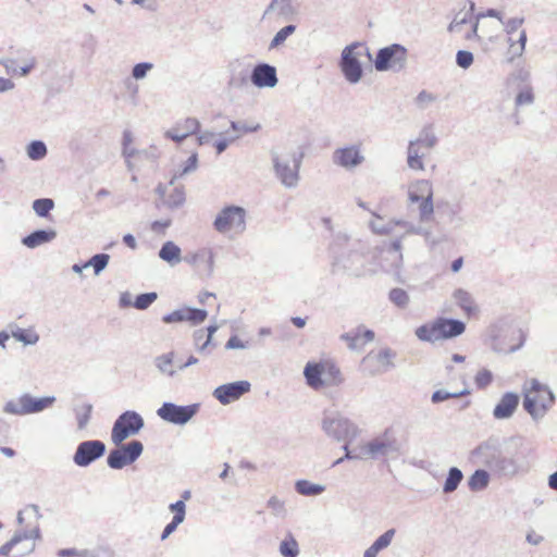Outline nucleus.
Listing matches in <instances>:
<instances>
[{
    "label": "nucleus",
    "mask_w": 557,
    "mask_h": 557,
    "mask_svg": "<svg viewBox=\"0 0 557 557\" xmlns=\"http://www.w3.org/2000/svg\"><path fill=\"white\" fill-rule=\"evenodd\" d=\"M528 41V36L525 29H521L518 34V38L515 39L513 36L507 37V45H508V54L509 60L513 61L517 58L522 57L525 50V45Z\"/></svg>",
    "instance_id": "obj_33"
},
{
    "label": "nucleus",
    "mask_w": 557,
    "mask_h": 557,
    "mask_svg": "<svg viewBox=\"0 0 557 557\" xmlns=\"http://www.w3.org/2000/svg\"><path fill=\"white\" fill-rule=\"evenodd\" d=\"M106 453V444L99 440L84 441L77 445L73 462L82 468L90 466Z\"/></svg>",
    "instance_id": "obj_20"
},
{
    "label": "nucleus",
    "mask_w": 557,
    "mask_h": 557,
    "mask_svg": "<svg viewBox=\"0 0 557 557\" xmlns=\"http://www.w3.org/2000/svg\"><path fill=\"white\" fill-rule=\"evenodd\" d=\"M462 479H463L462 471L457 467H451L448 470V474L444 482L443 492L445 494H450V493L455 492L458 488L459 484L461 483Z\"/></svg>",
    "instance_id": "obj_43"
},
{
    "label": "nucleus",
    "mask_w": 557,
    "mask_h": 557,
    "mask_svg": "<svg viewBox=\"0 0 557 557\" xmlns=\"http://www.w3.org/2000/svg\"><path fill=\"white\" fill-rule=\"evenodd\" d=\"M198 169V154L193 153L186 161L178 164L174 170L170 180V185H174L176 180L183 178Z\"/></svg>",
    "instance_id": "obj_36"
},
{
    "label": "nucleus",
    "mask_w": 557,
    "mask_h": 557,
    "mask_svg": "<svg viewBox=\"0 0 557 557\" xmlns=\"http://www.w3.org/2000/svg\"><path fill=\"white\" fill-rule=\"evenodd\" d=\"M321 428L326 436L336 442H344L349 448L354 441L360 435L359 426L338 411L324 412Z\"/></svg>",
    "instance_id": "obj_7"
},
{
    "label": "nucleus",
    "mask_w": 557,
    "mask_h": 557,
    "mask_svg": "<svg viewBox=\"0 0 557 557\" xmlns=\"http://www.w3.org/2000/svg\"><path fill=\"white\" fill-rule=\"evenodd\" d=\"M304 376L307 385L314 391L338 386L344 381L339 368L331 361L308 362L304 369Z\"/></svg>",
    "instance_id": "obj_8"
},
{
    "label": "nucleus",
    "mask_w": 557,
    "mask_h": 557,
    "mask_svg": "<svg viewBox=\"0 0 557 557\" xmlns=\"http://www.w3.org/2000/svg\"><path fill=\"white\" fill-rule=\"evenodd\" d=\"M200 126V123L195 117H186L177 122L173 127L165 132V137L174 141H182L189 135L194 134Z\"/></svg>",
    "instance_id": "obj_28"
},
{
    "label": "nucleus",
    "mask_w": 557,
    "mask_h": 557,
    "mask_svg": "<svg viewBox=\"0 0 557 557\" xmlns=\"http://www.w3.org/2000/svg\"><path fill=\"white\" fill-rule=\"evenodd\" d=\"M348 348L354 351H361L366 344L374 339V332L360 325L355 330L341 335Z\"/></svg>",
    "instance_id": "obj_27"
},
{
    "label": "nucleus",
    "mask_w": 557,
    "mask_h": 557,
    "mask_svg": "<svg viewBox=\"0 0 557 557\" xmlns=\"http://www.w3.org/2000/svg\"><path fill=\"white\" fill-rule=\"evenodd\" d=\"M153 67L154 65L151 62L137 63L132 69V76L136 81L144 79Z\"/></svg>",
    "instance_id": "obj_58"
},
{
    "label": "nucleus",
    "mask_w": 557,
    "mask_h": 557,
    "mask_svg": "<svg viewBox=\"0 0 557 557\" xmlns=\"http://www.w3.org/2000/svg\"><path fill=\"white\" fill-rule=\"evenodd\" d=\"M173 361H174V352L169 351L166 354L157 356L153 360V363L160 373L168 375L169 377H173L176 375V372H177L173 368Z\"/></svg>",
    "instance_id": "obj_39"
},
{
    "label": "nucleus",
    "mask_w": 557,
    "mask_h": 557,
    "mask_svg": "<svg viewBox=\"0 0 557 557\" xmlns=\"http://www.w3.org/2000/svg\"><path fill=\"white\" fill-rule=\"evenodd\" d=\"M32 207L38 216L45 218L54 208V201L50 198H40L34 200Z\"/></svg>",
    "instance_id": "obj_51"
},
{
    "label": "nucleus",
    "mask_w": 557,
    "mask_h": 557,
    "mask_svg": "<svg viewBox=\"0 0 557 557\" xmlns=\"http://www.w3.org/2000/svg\"><path fill=\"white\" fill-rule=\"evenodd\" d=\"M250 79L258 88H273L278 82L276 69L267 63L256 65L251 72Z\"/></svg>",
    "instance_id": "obj_25"
},
{
    "label": "nucleus",
    "mask_w": 557,
    "mask_h": 557,
    "mask_svg": "<svg viewBox=\"0 0 557 557\" xmlns=\"http://www.w3.org/2000/svg\"><path fill=\"white\" fill-rule=\"evenodd\" d=\"M408 206H417L420 223H429L433 219V185L429 180H416L407 188Z\"/></svg>",
    "instance_id": "obj_11"
},
{
    "label": "nucleus",
    "mask_w": 557,
    "mask_h": 557,
    "mask_svg": "<svg viewBox=\"0 0 557 557\" xmlns=\"http://www.w3.org/2000/svg\"><path fill=\"white\" fill-rule=\"evenodd\" d=\"M54 401V396L34 397L32 394L25 393L7 401L3 412L13 416H28L50 408Z\"/></svg>",
    "instance_id": "obj_14"
},
{
    "label": "nucleus",
    "mask_w": 557,
    "mask_h": 557,
    "mask_svg": "<svg viewBox=\"0 0 557 557\" xmlns=\"http://www.w3.org/2000/svg\"><path fill=\"white\" fill-rule=\"evenodd\" d=\"M473 10H474V3L470 2V8L468 10H461L458 12L454 20L450 22L448 26V30L451 33H460L462 30V26L471 23V25L474 23L473 21Z\"/></svg>",
    "instance_id": "obj_38"
},
{
    "label": "nucleus",
    "mask_w": 557,
    "mask_h": 557,
    "mask_svg": "<svg viewBox=\"0 0 557 557\" xmlns=\"http://www.w3.org/2000/svg\"><path fill=\"white\" fill-rule=\"evenodd\" d=\"M260 128V125L249 123L247 121H231L230 123V131L234 135V137L238 140L244 135L248 133L257 132Z\"/></svg>",
    "instance_id": "obj_44"
},
{
    "label": "nucleus",
    "mask_w": 557,
    "mask_h": 557,
    "mask_svg": "<svg viewBox=\"0 0 557 557\" xmlns=\"http://www.w3.org/2000/svg\"><path fill=\"white\" fill-rule=\"evenodd\" d=\"M109 261L110 256L108 253H97L85 262L84 267H91L95 275H99L108 267Z\"/></svg>",
    "instance_id": "obj_47"
},
{
    "label": "nucleus",
    "mask_w": 557,
    "mask_h": 557,
    "mask_svg": "<svg viewBox=\"0 0 557 557\" xmlns=\"http://www.w3.org/2000/svg\"><path fill=\"white\" fill-rule=\"evenodd\" d=\"M280 552L284 557H296L298 555V544L294 539L283 541L280 545Z\"/></svg>",
    "instance_id": "obj_63"
},
{
    "label": "nucleus",
    "mask_w": 557,
    "mask_h": 557,
    "mask_svg": "<svg viewBox=\"0 0 557 557\" xmlns=\"http://www.w3.org/2000/svg\"><path fill=\"white\" fill-rule=\"evenodd\" d=\"M374 216L373 220L369 222V226L371 231L377 235H396V238L391 244V253L394 256L398 262L401 261V240L408 235H424L426 234L424 227L421 225H414L413 223L407 220H389L384 221L383 218L374 212H372Z\"/></svg>",
    "instance_id": "obj_5"
},
{
    "label": "nucleus",
    "mask_w": 557,
    "mask_h": 557,
    "mask_svg": "<svg viewBox=\"0 0 557 557\" xmlns=\"http://www.w3.org/2000/svg\"><path fill=\"white\" fill-rule=\"evenodd\" d=\"M482 17H494V18H497L500 23H503V21H504V16H503L502 12H499L498 10H495V9H488L485 13H480L475 17L470 32L465 35L466 39H471V38L478 36L479 20Z\"/></svg>",
    "instance_id": "obj_49"
},
{
    "label": "nucleus",
    "mask_w": 557,
    "mask_h": 557,
    "mask_svg": "<svg viewBox=\"0 0 557 557\" xmlns=\"http://www.w3.org/2000/svg\"><path fill=\"white\" fill-rule=\"evenodd\" d=\"M91 410V405H84L76 409L77 428L79 430H84L87 426L90 419Z\"/></svg>",
    "instance_id": "obj_57"
},
{
    "label": "nucleus",
    "mask_w": 557,
    "mask_h": 557,
    "mask_svg": "<svg viewBox=\"0 0 557 557\" xmlns=\"http://www.w3.org/2000/svg\"><path fill=\"white\" fill-rule=\"evenodd\" d=\"M297 13L295 0H272L262 14V20L278 17L285 21L292 20Z\"/></svg>",
    "instance_id": "obj_26"
},
{
    "label": "nucleus",
    "mask_w": 557,
    "mask_h": 557,
    "mask_svg": "<svg viewBox=\"0 0 557 557\" xmlns=\"http://www.w3.org/2000/svg\"><path fill=\"white\" fill-rule=\"evenodd\" d=\"M428 152L417 148V144H410L407 148V164L411 170L414 171H423L424 170V163H423V157Z\"/></svg>",
    "instance_id": "obj_40"
},
{
    "label": "nucleus",
    "mask_w": 557,
    "mask_h": 557,
    "mask_svg": "<svg viewBox=\"0 0 557 557\" xmlns=\"http://www.w3.org/2000/svg\"><path fill=\"white\" fill-rule=\"evenodd\" d=\"M41 518L37 505H28L17 513V522L21 525L12 539L0 547V556H8L14 546L21 542H26L23 549L15 555L21 557L35 550L36 540L41 537L39 520Z\"/></svg>",
    "instance_id": "obj_2"
},
{
    "label": "nucleus",
    "mask_w": 557,
    "mask_h": 557,
    "mask_svg": "<svg viewBox=\"0 0 557 557\" xmlns=\"http://www.w3.org/2000/svg\"><path fill=\"white\" fill-rule=\"evenodd\" d=\"M185 201V194L182 187H175L173 193L169 195L165 203L171 208H177Z\"/></svg>",
    "instance_id": "obj_62"
},
{
    "label": "nucleus",
    "mask_w": 557,
    "mask_h": 557,
    "mask_svg": "<svg viewBox=\"0 0 557 557\" xmlns=\"http://www.w3.org/2000/svg\"><path fill=\"white\" fill-rule=\"evenodd\" d=\"M267 506L271 510L272 515L277 518H285L287 516L285 502L280 499L277 496H271Z\"/></svg>",
    "instance_id": "obj_54"
},
{
    "label": "nucleus",
    "mask_w": 557,
    "mask_h": 557,
    "mask_svg": "<svg viewBox=\"0 0 557 557\" xmlns=\"http://www.w3.org/2000/svg\"><path fill=\"white\" fill-rule=\"evenodd\" d=\"M251 384L248 381H236L218 386L213 391V396L222 405H228L238 400L243 395L250 391Z\"/></svg>",
    "instance_id": "obj_22"
},
{
    "label": "nucleus",
    "mask_w": 557,
    "mask_h": 557,
    "mask_svg": "<svg viewBox=\"0 0 557 557\" xmlns=\"http://www.w3.org/2000/svg\"><path fill=\"white\" fill-rule=\"evenodd\" d=\"M183 260L194 267L200 275L211 276L213 273L214 257L210 250L203 249L189 253Z\"/></svg>",
    "instance_id": "obj_24"
},
{
    "label": "nucleus",
    "mask_w": 557,
    "mask_h": 557,
    "mask_svg": "<svg viewBox=\"0 0 557 557\" xmlns=\"http://www.w3.org/2000/svg\"><path fill=\"white\" fill-rule=\"evenodd\" d=\"M410 144H417V148L428 152L435 147L437 137L431 126H425L419 133V136L409 141Z\"/></svg>",
    "instance_id": "obj_37"
},
{
    "label": "nucleus",
    "mask_w": 557,
    "mask_h": 557,
    "mask_svg": "<svg viewBox=\"0 0 557 557\" xmlns=\"http://www.w3.org/2000/svg\"><path fill=\"white\" fill-rule=\"evenodd\" d=\"M12 336L24 345H35L39 341V335L33 329L15 327L12 330Z\"/></svg>",
    "instance_id": "obj_45"
},
{
    "label": "nucleus",
    "mask_w": 557,
    "mask_h": 557,
    "mask_svg": "<svg viewBox=\"0 0 557 557\" xmlns=\"http://www.w3.org/2000/svg\"><path fill=\"white\" fill-rule=\"evenodd\" d=\"M523 409L539 421L554 407L556 396L550 387L537 379H529L522 385Z\"/></svg>",
    "instance_id": "obj_4"
},
{
    "label": "nucleus",
    "mask_w": 557,
    "mask_h": 557,
    "mask_svg": "<svg viewBox=\"0 0 557 557\" xmlns=\"http://www.w3.org/2000/svg\"><path fill=\"white\" fill-rule=\"evenodd\" d=\"M396 356V351L389 347L370 351L361 361L362 370L371 376L383 374L395 368Z\"/></svg>",
    "instance_id": "obj_16"
},
{
    "label": "nucleus",
    "mask_w": 557,
    "mask_h": 557,
    "mask_svg": "<svg viewBox=\"0 0 557 557\" xmlns=\"http://www.w3.org/2000/svg\"><path fill=\"white\" fill-rule=\"evenodd\" d=\"M159 258L171 267H174L183 260L182 250L174 242L169 240L165 242L159 250Z\"/></svg>",
    "instance_id": "obj_34"
},
{
    "label": "nucleus",
    "mask_w": 557,
    "mask_h": 557,
    "mask_svg": "<svg viewBox=\"0 0 557 557\" xmlns=\"http://www.w3.org/2000/svg\"><path fill=\"white\" fill-rule=\"evenodd\" d=\"M302 156L294 149L274 151L272 162L275 176L286 188H294L299 181V168Z\"/></svg>",
    "instance_id": "obj_9"
},
{
    "label": "nucleus",
    "mask_w": 557,
    "mask_h": 557,
    "mask_svg": "<svg viewBox=\"0 0 557 557\" xmlns=\"http://www.w3.org/2000/svg\"><path fill=\"white\" fill-rule=\"evenodd\" d=\"M473 53L468 50H459L456 54V63L459 67L467 70L473 63Z\"/></svg>",
    "instance_id": "obj_64"
},
{
    "label": "nucleus",
    "mask_w": 557,
    "mask_h": 557,
    "mask_svg": "<svg viewBox=\"0 0 557 557\" xmlns=\"http://www.w3.org/2000/svg\"><path fill=\"white\" fill-rule=\"evenodd\" d=\"M57 237V232L52 228L37 230L22 239V244L27 248L35 249L41 245L52 242Z\"/></svg>",
    "instance_id": "obj_32"
},
{
    "label": "nucleus",
    "mask_w": 557,
    "mask_h": 557,
    "mask_svg": "<svg viewBox=\"0 0 557 557\" xmlns=\"http://www.w3.org/2000/svg\"><path fill=\"white\" fill-rule=\"evenodd\" d=\"M144 418L134 410H126L114 421L111 430V441L121 445L125 440L134 436L144 428Z\"/></svg>",
    "instance_id": "obj_15"
},
{
    "label": "nucleus",
    "mask_w": 557,
    "mask_h": 557,
    "mask_svg": "<svg viewBox=\"0 0 557 557\" xmlns=\"http://www.w3.org/2000/svg\"><path fill=\"white\" fill-rule=\"evenodd\" d=\"M218 137L219 138L214 143L218 154L225 151L230 145L237 140L230 129L218 134Z\"/></svg>",
    "instance_id": "obj_55"
},
{
    "label": "nucleus",
    "mask_w": 557,
    "mask_h": 557,
    "mask_svg": "<svg viewBox=\"0 0 557 557\" xmlns=\"http://www.w3.org/2000/svg\"><path fill=\"white\" fill-rule=\"evenodd\" d=\"M366 158L359 145H349L338 148L333 153L334 164L345 170H354L364 162Z\"/></svg>",
    "instance_id": "obj_21"
},
{
    "label": "nucleus",
    "mask_w": 557,
    "mask_h": 557,
    "mask_svg": "<svg viewBox=\"0 0 557 557\" xmlns=\"http://www.w3.org/2000/svg\"><path fill=\"white\" fill-rule=\"evenodd\" d=\"M407 60V49L398 44H393L377 51L374 67L379 72L400 71Z\"/></svg>",
    "instance_id": "obj_17"
},
{
    "label": "nucleus",
    "mask_w": 557,
    "mask_h": 557,
    "mask_svg": "<svg viewBox=\"0 0 557 557\" xmlns=\"http://www.w3.org/2000/svg\"><path fill=\"white\" fill-rule=\"evenodd\" d=\"M343 449L345 451L344 457L337 459L334 466L339 465L345 459L366 460L396 457L400 453V444L392 432L385 431L373 440L358 444L351 448L346 444L343 446Z\"/></svg>",
    "instance_id": "obj_3"
},
{
    "label": "nucleus",
    "mask_w": 557,
    "mask_h": 557,
    "mask_svg": "<svg viewBox=\"0 0 557 557\" xmlns=\"http://www.w3.org/2000/svg\"><path fill=\"white\" fill-rule=\"evenodd\" d=\"M295 30H296L295 25H287V26H284L283 28H281L274 35L273 39L270 42L269 48L275 49V48L282 46L286 41V39L295 33Z\"/></svg>",
    "instance_id": "obj_52"
},
{
    "label": "nucleus",
    "mask_w": 557,
    "mask_h": 557,
    "mask_svg": "<svg viewBox=\"0 0 557 557\" xmlns=\"http://www.w3.org/2000/svg\"><path fill=\"white\" fill-rule=\"evenodd\" d=\"M158 298L157 293H145L140 294L135 298L133 306L138 310H146L149 308Z\"/></svg>",
    "instance_id": "obj_56"
},
{
    "label": "nucleus",
    "mask_w": 557,
    "mask_h": 557,
    "mask_svg": "<svg viewBox=\"0 0 557 557\" xmlns=\"http://www.w3.org/2000/svg\"><path fill=\"white\" fill-rule=\"evenodd\" d=\"M451 298L465 314L472 315L478 312V306L470 292L463 288H456L451 294Z\"/></svg>",
    "instance_id": "obj_31"
},
{
    "label": "nucleus",
    "mask_w": 557,
    "mask_h": 557,
    "mask_svg": "<svg viewBox=\"0 0 557 557\" xmlns=\"http://www.w3.org/2000/svg\"><path fill=\"white\" fill-rule=\"evenodd\" d=\"M493 381V373L487 369H481L474 376V383L478 388L487 387Z\"/></svg>",
    "instance_id": "obj_60"
},
{
    "label": "nucleus",
    "mask_w": 557,
    "mask_h": 557,
    "mask_svg": "<svg viewBox=\"0 0 557 557\" xmlns=\"http://www.w3.org/2000/svg\"><path fill=\"white\" fill-rule=\"evenodd\" d=\"M436 324L441 339L457 337L466 331V324L456 319L438 318Z\"/></svg>",
    "instance_id": "obj_30"
},
{
    "label": "nucleus",
    "mask_w": 557,
    "mask_h": 557,
    "mask_svg": "<svg viewBox=\"0 0 557 557\" xmlns=\"http://www.w3.org/2000/svg\"><path fill=\"white\" fill-rule=\"evenodd\" d=\"M212 226L221 235L237 237L247 230V210L236 205L224 206L215 214Z\"/></svg>",
    "instance_id": "obj_6"
},
{
    "label": "nucleus",
    "mask_w": 557,
    "mask_h": 557,
    "mask_svg": "<svg viewBox=\"0 0 557 557\" xmlns=\"http://www.w3.org/2000/svg\"><path fill=\"white\" fill-rule=\"evenodd\" d=\"M388 299L399 309H407L410 304L409 294L399 287H395L389 290Z\"/></svg>",
    "instance_id": "obj_46"
},
{
    "label": "nucleus",
    "mask_w": 557,
    "mask_h": 557,
    "mask_svg": "<svg viewBox=\"0 0 557 557\" xmlns=\"http://www.w3.org/2000/svg\"><path fill=\"white\" fill-rule=\"evenodd\" d=\"M516 106H530L534 102L533 90L530 86L523 87L516 96Z\"/></svg>",
    "instance_id": "obj_59"
},
{
    "label": "nucleus",
    "mask_w": 557,
    "mask_h": 557,
    "mask_svg": "<svg viewBox=\"0 0 557 557\" xmlns=\"http://www.w3.org/2000/svg\"><path fill=\"white\" fill-rule=\"evenodd\" d=\"M395 534H396V530L389 529V530L385 531L382 535H380L372 544L375 545L379 548V550L381 552L391 545V543L394 540Z\"/></svg>",
    "instance_id": "obj_61"
},
{
    "label": "nucleus",
    "mask_w": 557,
    "mask_h": 557,
    "mask_svg": "<svg viewBox=\"0 0 557 557\" xmlns=\"http://www.w3.org/2000/svg\"><path fill=\"white\" fill-rule=\"evenodd\" d=\"M469 460L497 476H512L517 472L516 461L504 453L496 438L480 443L470 451Z\"/></svg>",
    "instance_id": "obj_1"
},
{
    "label": "nucleus",
    "mask_w": 557,
    "mask_h": 557,
    "mask_svg": "<svg viewBox=\"0 0 557 557\" xmlns=\"http://www.w3.org/2000/svg\"><path fill=\"white\" fill-rule=\"evenodd\" d=\"M144 445L139 441H132L112 449L107 458V463L111 469L121 470L126 466L134 463L143 454Z\"/></svg>",
    "instance_id": "obj_18"
},
{
    "label": "nucleus",
    "mask_w": 557,
    "mask_h": 557,
    "mask_svg": "<svg viewBox=\"0 0 557 557\" xmlns=\"http://www.w3.org/2000/svg\"><path fill=\"white\" fill-rule=\"evenodd\" d=\"M492 473L486 469H476L468 479V487L472 492H481L485 490L491 482Z\"/></svg>",
    "instance_id": "obj_35"
},
{
    "label": "nucleus",
    "mask_w": 557,
    "mask_h": 557,
    "mask_svg": "<svg viewBox=\"0 0 557 557\" xmlns=\"http://www.w3.org/2000/svg\"><path fill=\"white\" fill-rule=\"evenodd\" d=\"M519 405V396L516 393H505L493 410L496 419H508L516 411Z\"/></svg>",
    "instance_id": "obj_29"
},
{
    "label": "nucleus",
    "mask_w": 557,
    "mask_h": 557,
    "mask_svg": "<svg viewBox=\"0 0 557 557\" xmlns=\"http://www.w3.org/2000/svg\"><path fill=\"white\" fill-rule=\"evenodd\" d=\"M414 334L422 342L434 343L441 341L436 320L432 323L420 325L416 329Z\"/></svg>",
    "instance_id": "obj_41"
},
{
    "label": "nucleus",
    "mask_w": 557,
    "mask_h": 557,
    "mask_svg": "<svg viewBox=\"0 0 557 557\" xmlns=\"http://www.w3.org/2000/svg\"><path fill=\"white\" fill-rule=\"evenodd\" d=\"M359 243L351 242L347 236L339 235L332 245L337 265L354 275H359L363 270L364 256L358 251Z\"/></svg>",
    "instance_id": "obj_12"
},
{
    "label": "nucleus",
    "mask_w": 557,
    "mask_h": 557,
    "mask_svg": "<svg viewBox=\"0 0 557 557\" xmlns=\"http://www.w3.org/2000/svg\"><path fill=\"white\" fill-rule=\"evenodd\" d=\"M199 404L180 406L174 403H163L157 410L158 417L169 423L184 425L199 411Z\"/></svg>",
    "instance_id": "obj_19"
},
{
    "label": "nucleus",
    "mask_w": 557,
    "mask_h": 557,
    "mask_svg": "<svg viewBox=\"0 0 557 557\" xmlns=\"http://www.w3.org/2000/svg\"><path fill=\"white\" fill-rule=\"evenodd\" d=\"M325 485L312 483L308 480H298L295 483V491L302 496H318L324 493Z\"/></svg>",
    "instance_id": "obj_42"
},
{
    "label": "nucleus",
    "mask_w": 557,
    "mask_h": 557,
    "mask_svg": "<svg viewBox=\"0 0 557 557\" xmlns=\"http://www.w3.org/2000/svg\"><path fill=\"white\" fill-rule=\"evenodd\" d=\"M362 58L371 59L364 44L352 42L342 50L338 66L345 79L351 85L358 84L363 76Z\"/></svg>",
    "instance_id": "obj_10"
},
{
    "label": "nucleus",
    "mask_w": 557,
    "mask_h": 557,
    "mask_svg": "<svg viewBox=\"0 0 557 557\" xmlns=\"http://www.w3.org/2000/svg\"><path fill=\"white\" fill-rule=\"evenodd\" d=\"M524 335L520 330L505 329L492 325L487 330V341L491 349L497 354H511L524 344Z\"/></svg>",
    "instance_id": "obj_13"
},
{
    "label": "nucleus",
    "mask_w": 557,
    "mask_h": 557,
    "mask_svg": "<svg viewBox=\"0 0 557 557\" xmlns=\"http://www.w3.org/2000/svg\"><path fill=\"white\" fill-rule=\"evenodd\" d=\"M47 146L41 140H33L26 148V154L30 160L38 161L47 156Z\"/></svg>",
    "instance_id": "obj_48"
},
{
    "label": "nucleus",
    "mask_w": 557,
    "mask_h": 557,
    "mask_svg": "<svg viewBox=\"0 0 557 557\" xmlns=\"http://www.w3.org/2000/svg\"><path fill=\"white\" fill-rule=\"evenodd\" d=\"M208 317V312L203 309L191 307H183L163 315L164 323L189 322L193 325L202 323Z\"/></svg>",
    "instance_id": "obj_23"
},
{
    "label": "nucleus",
    "mask_w": 557,
    "mask_h": 557,
    "mask_svg": "<svg viewBox=\"0 0 557 557\" xmlns=\"http://www.w3.org/2000/svg\"><path fill=\"white\" fill-rule=\"evenodd\" d=\"M524 23L523 16H513L507 20H504L502 25L503 29L507 36H513L516 33H519Z\"/></svg>",
    "instance_id": "obj_53"
},
{
    "label": "nucleus",
    "mask_w": 557,
    "mask_h": 557,
    "mask_svg": "<svg viewBox=\"0 0 557 557\" xmlns=\"http://www.w3.org/2000/svg\"><path fill=\"white\" fill-rule=\"evenodd\" d=\"M469 394H470V391L467 388H463L459 392H451V393L447 392L445 389H438L432 394L431 400L434 404H438V403H442V401L450 399V398H459L461 396H466Z\"/></svg>",
    "instance_id": "obj_50"
}]
</instances>
